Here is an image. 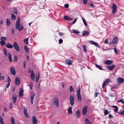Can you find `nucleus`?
I'll list each match as a JSON object with an SVG mask.
<instances>
[{
  "label": "nucleus",
  "mask_w": 124,
  "mask_h": 124,
  "mask_svg": "<svg viewBox=\"0 0 124 124\" xmlns=\"http://www.w3.org/2000/svg\"><path fill=\"white\" fill-rule=\"evenodd\" d=\"M7 55L9 61L10 62H11L12 61L11 54L10 53H8Z\"/></svg>",
  "instance_id": "24"
},
{
  "label": "nucleus",
  "mask_w": 124,
  "mask_h": 124,
  "mask_svg": "<svg viewBox=\"0 0 124 124\" xmlns=\"http://www.w3.org/2000/svg\"><path fill=\"white\" fill-rule=\"evenodd\" d=\"M54 106H56L57 107H59V102L58 98L56 97L54 99Z\"/></svg>",
  "instance_id": "3"
},
{
  "label": "nucleus",
  "mask_w": 124,
  "mask_h": 124,
  "mask_svg": "<svg viewBox=\"0 0 124 124\" xmlns=\"http://www.w3.org/2000/svg\"><path fill=\"white\" fill-rule=\"evenodd\" d=\"M118 102H122V104H124V101H123V99H121L120 100H119L118 101Z\"/></svg>",
  "instance_id": "48"
},
{
  "label": "nucleus",
  "mask_w": 124,
  "mask_h": 124,
  "mask_svg": "<svg viewBox=\"0 0 124 124\" xmlns=\"http://www.w3.org/2000/svg\"><path fill=\"white\" fill-rule=\"evenodd\" d=\"M59 34L60 36H62V35H64V34L63 33L59 32Z\"/></svg>",
  "instance_id": "63"
},
{
  "label": "nucleus",
  "mask_w": 124,
  "mask_h": 124,
  "mask_svg": "<svg viewBox=\"0 0 124 124\" xmlns=\"http://www.w3.org/2000/svg\"><path fill=\"white\" fill-rule=\"evenodd\" d=\"M89 34V32L86 30L84 31L83 32L82 35L84 36H87Z\"/></svg>",
  "instance_id": "21"
},
{
  "label": "nucleus",
  "mask_w": 124,
  "mask_h": 124,
  "mask_svg": "<svg viewBox=\"0 0 124 124\" xmlns=\"http://www.w3.org/2000/svg\"><path fill=\"white\" fill-rule=\"evenodd\" d=\"M118 41V38L116 37H115L113 40L112 43H113L116 44L117 43Z\"/></svg>",
  "instance_id": "26"
},
{
  "label": "nucleus",
  "mask_w": 124,
  "mask_h": 124,
  "mask_svg": "<svg viewBox=\"0 0 124 124\" xmlns=\"http://www.w3.org/2000/svg\"><path fill=\"white\" fill-rule=\"evenodd\" d=\"M35 76L34 74L33 70H32L31 72V77Z\"/></svg>",
  "instance_id": "46"
},
{
  "label": "nucleus",
  "mask_w": 124,
  "mask_h": 124,
  "mask_svg": "<svg viewBox=\"0 0 124 124\" xmlns=\"http://www.w3.org/2000/svg\"><path fill=\"white\" fill-rule=\"evenodd\" d=\"M72 30V32L73 33H75L76 34L78 35L80 33L79 31H78L76 30Z\"/></svg>",
  "instance_id": "30"
},
{
  "label": "nucleus",
  "mask_w": 124,
  "mask_h": 124,
  "mask_svg": "<svg viewBox=\"0 0 124 124\" xmlns=\"http://www.w3.org/2000/svg\"><path fill=\"white\" fill-rule=\"evenodd\" d=\"M23 92V89L21 88L20 90L19 94V96L20 98H21L22 97Z\"/></svg>",
  "instance_id": "14"
},
{
  "label": "nucleus",
  "mask_w": 124,
  "mask_h": 124,
  "mask_svg": "<svg viewBox=\"0 0 124 124\" xmlns=\"http://www.w3.org/2000/svg\"><path fill=\"white\" fill-rule=\"evenodd\" d=\"M32 123L33 124H37L38 120L36 117L34 116H33L32 118Z\"/></svg>",
  "instance_id": "10"
},
{
  "label": "nucleus",
  "mask_w": 124,
  "mask_h": 124,
  "mask_svg": "<svg viewBox=\"0 0 124 124\" xmlns=\"http://www.w3.org/2000/svg\"><path fill=\"white\" fill-rule=\"evenodd\" d=\"M59 43L60 44L62 43V42H63L62 40L61 39H59Z\"/></svg>",
  "instance_id": "53"
},
{
  "label": "nucleus",
  "mask_w": 124,
  "mask_h": 124,
  "mask_svg": "<svg viewBox=\"0 0 124 124\" xmlns=\"http://www.w3.org/2000/svg\"><path fill=\"white\" fill-rule=\"evenodd\" d=\"M77 99L78 101H81V95L80 88L79 87L77 89Z\"/></svg>",
  "instance_id": "2"
},
{
  "label": "nucleus",
  "mask_w": 124,
  "mask_h": 124,
  "mask_svg": "<svg viewBox=\"0 0 124 124\" xmlns=\"http://www.w3.org/2000/svg\"><path fill=\"white\" fill-rule=\"evenodd\" d=\"M14 13L16 14H17V10L16 8L14 9Z\"/></svg>",
  "instance_id": "51"
},
{
  "label": "nucleus",
  "mask_w": 124,
  "mask_h": 124,
  "mask_svg": "<svg viewBox=\"0 0 124 124\" xmlns=\"http://www.w3.org/2000/svg\"><path fill=\"white\" fill-rule=\"evenodd\" d=\"M64 17L65 20L69 21H71L72 20V18H70L69 16H64Z\"/></svg>",
  "instance_id": "27"
},
{
  "label": "nucleus",
  "mask_w": 124,
  "mask_h": 124,
  "mask_svg": "<svg viewBox=\"0 0 124 124\" xmlns=\"http://www.w3.org/2000/svg\"><path fill=\"white\" fill-rule=\"evenodd\" d=\"M20 26V18L19 17H18L17 19L16 22V29H18L19 31L23 29L24 28L23 26Z\"/></svg>",
  "instance_id": "1"
},
{
  "label": "nucleus",
  "mask_w": 124,
  "mask_h": 124,
  "mask_svg": "<svg viewBox=\"0 0 124 124\" xmlns=\"http://www.w3.org/2000/svg\"><path fill=\"white\" fill-rule=\"evenodd\" d=\"M33 82H30V88L31 89H32L33 86Z\"/></svg>",
  "instance_id": "43"
},
{
  "label": "nucleus",
  "mask_w": 124,
  "mask_h": 124,
  "mask_svg": "<svg viewBox=\"0 0 124 124\" xmlns=\"http://www.w3.org/2000/svg\"><path fill=\"white\" fill-rule=\"evenodd\" d=\"M110 82V81L109 79H107L106 80L103 84L102 88H104L105 86L107 85L108 83Z\"/></svg>",
  "instance_id": "7"
},
{
  "label": "nucleus",
  "mask_w": 124,
  "mask_h": 124,
  "mask_svg": "<svg viewBox=\"0 0 124 124\" xmlns=\"http://www.w3.org/2000/svg\"><path fill=\"white\" fill-rule=\"evenodd\" d=\"M6 47L9 48V49H11L13 48V45L9 43H8L6 45Z\"/></svg>",
  "instance_id": "19"
},
{
  "label": "nucleus",
  "mask_w": 124,
  "mask_h": 124,
  "mask_svg": "<svg viewBox=\"0 0 124 124\" xmlns=\"http://www.w3.org/2000/svg\"><path fill=\"white\" fill-rule=\"evenodd\" d=\"M64 7L65 8H67L69 7V5L68 4H66L64 5Z\"/></svg>",
  "instance_id": "56"
},
{
  "label": "nucleus",
  "mask_w": 124,
  "mask_h": 124,
  "mask_svg": "<svg viewBox=\"0 0 124 124\" xmlns=\"http://www.w3.org/2000/svg\"><path fill=\"white\" fill-rule=\"evenodd\" d=\"M70 92L74 91L73 88L72 86H70Z\"/></svg>",
  "instance_id": "50"
},
{
  "label": "nucleus",
  "mask_w": 124,
  "mask_h": 124,
  "mask_svg": "<svg viewBox=\"0 0 124 124\" xmlns=\"http://www.w3.org/2000/svg\"><path fill=\"white\" fill-rule=\"evenodd\" d=\"M12 98L13 101L14 103H15L16 101V94H14L12 96Z\"/></svg>",
  "instance_id": "25"
},
{
  "label": "nucleus",
  "mask_w": 124,
  "mask_h": 124,
  "mask_svg": "<svg viewBox=\"0 0 124 124\" xmlns=\"http://www.w3.org/2000/svg\"><path fill=\"white\" fill-rule=\"evenodd\" d=\"M118 110V108L117 107V108H115V109L114 110V111L115 112H117V111Z\"/></svg>",
  "instance_id": "57"
},
{
  "label": "nucleus",
  "mask_w": 124,
  "mask_h": 124,
  "mask_svg": "<svg viewBox=\"0 0 124 124\" xmlns=\"http://www.w3.org/2000/svg\"><path fill=\"white\" fill-rule=\"evenodd\" d=\"M112 8V13L113 14L115 13L116 12L117 9L115 3L113 4Z\"/></svg>",
  "instance_id": "6"
},
{
  "label": "nucleus",
  "mask_w": 124,
  "mask_h": 124,
  "mask_svg": "<svg viewBox=\"0 0 124 124\" xmlns=\"http://www.w3.org/2000/svg\"><path fill=\"white\" fill-rule=\"evenodd\" d=\"M95 66L97 68H98L101 70H103V69L100 65H98L97 64H95Z\"/></svg>",
  "instance_id": "34"
},
{
  "label": "nucleus",
  "mask_w": 124,
  "mask_h": 124,
  "mask_svg": "<svg viewBox=\"0 0 124 124\" xmlns=\"http://www.w3.org/2000/svg\"><path fill=\"white\" fill-rule=\"evenodd\" d=\"M118 113L120 114L124 115V109H121Z\"/></svg>",
  "instance_id": "28"
},
{
  "label": "nucleus",
  "mask_w": 124,
  "mask_h": 124,
  "mask_svg": "<svg viewBox=\"0 0 124 124\" xmlns=\"http://www.w3.org/2000/svg\"><path fill=\"white\" fill-rule=\"evenodd\" d=\"M113 61L111 60H108L106 61H105L104 62V63L107 65L111 64H112Z\"/></svg>",
  "instance_id": "18"
},
{
  "label": "nucleus",
  "mask_w": 124,
  "mask_h": 124,
  "mask_svg": "<svg viewBox=\"0 0 124 124\" xmlns=\"http://www.w3.org/2000/svg\"><path fill=\"white\" fill-rule=\"evenodd\" d=\"M108 111L107 109H105L104 110V114L105 115H106L108 114Z\"/></svg>",
  "instance_id": "40"
},
{
  "label": "nucleus",
  "mask_w": 124,
  "mask_h": 124,
  "mask_svg": "<svg viewBox=\"0 0 124 124\" xmlns=\"http://www.w3.org/2000/svg\"><path fill=\"white\" fill-rule=\"evenodd\" d=\"M109 118H113L111 114H109Z\"/></svg>",
  "instance_id": "64"
},
{
  "label": "nucleus",
  "mask_w": 124,
  "mask_h": 124,
  "mask_svg": "<svg viewBox=\"0 0 124 124\" xmlns=\"http://www.w3.org/2000/svg\"><path fill=\"white\" fill-rule=\"evenodd\" d=\"M10 71L11 73L14 75L16 74V72L14 68L13 67H11L10 69Z\"/></svg>",
  "instance_id": "8"
},
{
  "label": "nucleus",
  "mask_w": 124,
  "mask_h": 124,
  "mask_svg": "<svg viewBox=\"0 0 124 124\" xmlns=\"http://www.w3.org/2000/svg\"><path fill=\"white\" fill-rule=\"evenodd\" d=\"M85 123L86 124H88L89 123V121L87 118L86 119H85Z\"/></svg>",
  "instance_id": "47"
},
{
  "label": "nucleus",
  "mask_w": 124,
  "mask_h": 124,
  "mask_svg": "<svg viewBox=\"0 0 124 124\" xmlns=\"http://www.w3.org/2000/svg\"><path fill=\"white\" fill-rule=\"evenodd\" d=\"M117 81L118 83L122 84L124 82V79L121 78H118L117 79Z\"/></svg>",
  "instance_id": "12"
},
{
  "label": "nucleus",
  "mask_w": 124,
  "mask_h": 124,
  "mask_svg": "<svg viewBox=\"0 0 124 124\" xmlns=\"http://www.w3.org/2000/svg\"><path fill=\"white\" fill-rule=\"evenodd\" d=\"M11 80V79H10V77H9V76H8V81H7L8 83H10Z\"/></svg>",
  "instance_id": "49"
},
{
  "label": "nucleus",
  "mask_w": 124,
  "mask_h": 124,
  "mask_svg": "<svg viewBox=\"0 0 124 124\" xmlns=\"http://www.w3.org/2000/svg\"><path fill=\"white\" fill-rule=\"evenodd\" d=\"M70 105L72 106L74 103V98L73 95H71L70 96Z\"/></svg>",
  "instance_id": "4"
},
{
  "label": "nucleus",
  "mask_w": 124,
  "mask_h": 124,
  "mask_svg": "<svg viewBox=\"0 0 124 124\" xmlns=\"http://www.w3.org/2000/svg\"><path fill=\"white\" fill-rule=\"evenodd\" d=\"M39 76L40 74L39 73H38L37 76L36 78V82H37L38 81L39 78Z\"/></svg>",
  "instance_id": "35"
},
{
  "label": "nucleus",
  "mask_w": 124,
  "mask_h": 124,
  "mask_svg": "<svg viewBox=\"0 0 124 124\" xmlns=\"http://www.w3.org/2000/svg\"><path fill=\"white\" fill-rule=\"evenodd\" d=\"M11 17L12 20H15L16 19V16L13 13L11 14Z\"/></svg>",
  "instance_id": "32"
},
{
  "label": "nucleus",
  "mask_w": 124,
  "mask_h": 124,
  "mask_svg": "<svg viewBox=\"0 0 124 124\" xmlns=\"http://www.w3.org/2000/svg\"><path fill=\"white\" fill-rule=\"evenodd\" d=\"M104 43L105 44H108V39H106L105 40Z\"/></svg>",
  "instance_id": "59"
},
{
  "label": "nucleus",
  "mask_w": 124,
  "mask_h": 124,
  "mask_svg": "<svg viewBox=\"0 0 124 124\" xmlns=\"http://www.w3.org/2000/svg\"><path fill=\"white\" fill-rule=\"evenodd\" d=\"M24 48L26 52L27 53H29V49L26 46H24Z\"/></svg>",
  "instance_id": "31"
},
{
  "label": "nucleus",
  "mask_w": 124,
  "mask_h": 124,
  "mask_svg": "<svg viewBox=\"0 0 124 124\" xmlns=\"http://www.w3.org/2000/svg\"><path fill=\"white\" fill-rule=\"evenodd\" d=\"M5 42L4 41H1L0 44L1 46H3L5 44Z\"/></svg>",
  "instance_id": "39"
},
{
  "label": "nucleus",
  "mask_w": 124,
  "mask_h": 124,
  "mask_svg": "<svg viewBox=\"0 0 124 124\" xmlns=\"http://www.w3.org/2000/svg\"><path fill=\"white\" fill-rule=\"evenodd\" d=\"M115 67V65H113L112 66H107V68L109 70H112Z\"/></svg>",
  "instance_id": "17"
},
{
  "label": "nucleus",
  "mask_w": 124,
  "mask_h": 124,
  "mask_svg": "<svg viewBox=\"0 0 124 124\" xmlns=\"http://www.w3.org/2000/svg\"><path fill=\"white\" fill-rule=\"evenodd\" d=\"M68 115H69V114H72V107L69 106L68 109Z\"/></svg>",
  "instance_id": "22"
},
{
  "label": "nucleus",
  "mask_w": 124,
  "mask_h": 124,
  "mask_svg": "<svg viewBox=\"0 0 124 124\" xmlns=\"http://www.w3.org/2000/svg\"><path fill=\"white\" fill-rule=\"evenodd\" d=\"M7 25L8 26H9L11 24V23L10 22V21H9V20L8 19H7Z\"/></svg>",
  "instance_id": "33"
},
{
  "label": "nucleus",
  "mask_w": 124,
  "mask_h": 124,
  "mask_svg": "<svg viewBox=\"0 0 124 124\" xmlns=\"http://www.w3.org/2000/svg\"><path fill=\"white\" fill-rule=\"evenodd\" d=\"M76 115L77 117L78 118H79L81 116L80 112L79 109H78L76 112Z\"/></svg>",
  "instance_id": "23"
},
{
  "label": "nucleus",
  "mask_w": 124,
  "mask_h": 124,
  "mask_svg": "<svg viewBox=\"0 0 124 124\" xmlns=\"http://www.w3.org/2000/svg\"><path fill=\"white\" fill-rule=\"evenodd\" d=\"M7 39V38L6 37H1L0 38L1 41H4L5 40Z\"/></svg>",
  "instance_id": "37"
},
{
  "label": "nucleus",
  "mask_w": 124,
  "mask_h": 124,
  "mask_svg": "<svg viewBox=\"0 0 124 124\" xmlns=\"http://www.w3.org/2000/svg\"><path fill=\"white\" fill-rule=\"evenodd\" d=\"M90 43L91 44L93 45L96 46H98L99 47H100V46L98 45V43L96 42H94L93 41H90Z\"/></svg>",
  "instance_id": "20"
},
{
  "label": "nucleus",
  "mask_w": 124,
  "mask_h": 124,
  "mask_svg": "<svg viewBox=\"0 0 124 124\" xmlns=\"http://www.w3.org/2000/svg\"><path fill=\"white\" fill-rule=\"evenodd\" d=\"M4 76H1L0 77V80H4Z\"/></svg>",
  "instance_id": "62"
},
{
  "label": "nucleus",
  "mask_w": 124,
  "mask_h": 124,
  "mask_svg": "<svg viewBox=\"0 0 124 124\" xmlns=\"http://www.w3.org/2000/svg\"><path fill=\"white\" fill-rule=\"evenodd\" d=\"M82 19L83 20V22H84V24L85 25V26H87V25L86 23V22L85 20L83 18H82Z\"/></svg>",
  "instance_id": "45"
},
{
  "label": "nucleus",
  "mask_w": 124,
  "mask_h": 124,
  "mask_svg": "<svg viewBox=\"0 0 124 124\" xmlns=\"http://www.w3.org/2000/svg\"><path fill=\"white\" fill-rule=\"evenodd\" d=\"M31 79L33 81H34L35 80V77H31Z\"/></svg>",
  "instance_id": "61"
},
{
  "label": "nucleus",
  "mask_w": 124,
  "mask_h": 124,
  "mask_svg": "<svg viewBox=\"0 0 124 124\" xmlns=\"http://www.w3.org/2000/svg\"><path fill=\"white\" fill-rule=\"evenodd\" d=\"M13 108V104L12 103H11L10 104V108Z\"/></svg>",
  "instance_id": "55"
},
{
  "label": "nucleus",
  "mask_w": 124,
  "mask_h": 124,
  "mask_svg": "<svg viewBox=\"0 0 124 124\" xmlns=\"http://www.w3.org/2000/svg\"><path fill=\"white\" fill-rule=\"evenodd\" d=\"M82 46L83 48V50L84 52H86L87 51L86 47L85 45H83Z\"/></svg>",
  "instance_id": "41"
},
{
  "label": "nucleus",
  "mask_w": 124,
  "mask_h": 124,
  "mask_svg": "<svg viewBox=\"0 0 124 124\" xmlns=\"http://www.w3.org/2000/svg\"><path fill=\"white\" fill-rule=\"evenodd\" d=\"M14 62L16 63L17 61V57L16 55H15L14 57Z\"/></svg>",
  "instance_id": "42"
},
{
  "label": "nucleus",
  "mask_w": 124,
  "mask_h": 124,
  "mask_svg": "<svg viewBox=\"0 0 124 124\" xmlns=\"http://www.w3.org/2000/svg\"><path fill=\"white\" fill-rule=\"evenodd\" d=\"M28 38L25 39L24 40V42L26 44H28Z\"/></svg>",
  "instance_id": "36"
},
{
  "label": "nucleus",
  "mask_w": 124,
  "mask_h": 124,
  "mask_svg": "<svg viewBox=\"0 0 124 124\" xmlns=\"http://www.w3.org/2000/svg\"><path fill=\"white\" fill-rule=\"evenodd\" d=\"M83 2L85 5H86L87 3V0H83Z\"/></svg>",
  "instance_id": "54"
},
{
  "label": "nucleus",
  "mask_w": 124,
  "mask_h": 124,
  "mask_svg": "<svg viewBox=\"0 0 124 124\" xmlns=\"http://www.w3.org/2000/svg\"><path fill=\"white\" fill-rule=\"evenodd\" d=\"M4 111L5 112H7V109L6 107H5L4 108Z\"/></svg>",
  "instance_id": "60"
},
{
  "label": "nucleus",
  "mask_w": 124,
  "mask_h": 124,
  "mask_svg": "<svg viewBox=\"0 0 124 124\" xmlns=\"http://www.w3.org/2000/svg\"><path fill=\"white\" fill-rule=\"evenodd\" d=\"M11 33L12 34L14 35L15 33V31L13 29H12L11 30Z\"/></svg>",
  "instance_id": "58"
},
{
  "label": "nucleus",
  "mask_w": 124,
  "mask_h": 124,
  "mask_svg": "<svg viewBox=\"0 0 124 124\" xmlns=\"http://www.w3.org/2000/svg\"><path fill=\"white\" fill-rule=\"evenodd\" d=\"M114 51L115 53L116 54H118V51L116 49V48H114Z\"/></svg>",
  "instance_id": "52"
},
{
  "label": "nucleus",
  "mask_w": 124,
  "mask_h": 124,
  "mask_svg": "<svg viewBox=\"0 0 124 124\" xmlns=\"http://www.w3.org/2000/svg\"><path fill=\"white\" fill-rule=\"evenodd\" d=\"M0 122L1 124H4L1 116H0Z\"/></svg>",
  "instance_id": "38"
},
{
  "label": "nucleus",
  "mask_w": 124,
  "mask_h": 124,
  "mask_svg": "<svg viewBox=\"0 0 124 124\" xmlns=\"http://www.w3.org/2000/svg\"><path fill=\"white\" fill-rule=\"evenodd\" d=\"M13 46L15 49L17 51H20L19 47L16 42H15L14 43Z\"/></svg>",
  "instance_id": "5"
},
{
  "label": "nucleus",
  "mask_w": 124,
  "mask_h": 124,
  "mask_svg": "<svg viewBox=\"0 0 124 124\" xmlns=\"http://www.w3.org/2000/svg\"><path fill=\"white\" fill-rule=\"evenodd\" d=\"M3 52L4 54L5 55H7V50L6 49H4L3 50Z\"/></svg>",
  "instance_id": "44"
},
{
  "label": "nucleus",
  "mask_w": 124,
  "mask_h": 124,
  "mask_svg": "<svg viewBox=\"0 0 124 124\" xmlns=\"http://www.w3.org/2000/svg\"><path fill=\"white\" fill-rule=\"evenodd\" d=\"M20 81L19 78L16 77L15 80V83L16 86H18L20 84Z\"/></svg>",
  "instance_id": "9"
},
{
  "label": "nucleus",
  "mask_w": 124,
  "mask_h": 124,
  "mask_svg": "<svg viewBox=\"0 0 124 124\" xmlns=\"http://www.w3.org/2000/svg\"><path fill=\"white\" fill-rule=\"evenodd\" d=\"M65 63L67 65H70L72 64V61L69 59H68L65 60Z\"/></svg>",
  "instance_id": "15"
},
{
  "label": "nucleus",
  "mask_w": 124,
  "mask_h": 124,
  "mask_svg": "<svg viewBox=\"0 0 124 124\" xmlns=\"http://www.w3.org/2000/svg\"><path fill=\"white\" fill-rule=\"evenodd\" d=\"M87 107H84L82 109V112L83 114L85 115L87 111Z\"/></svg>",
  "instance_id": "16"
},
{
  "label": "nucleus",
  "mask_w": 124,
  "mask_h": 124,
  "mask_svg": "<svg viewBox=\"0 0 124 124\" xmlns=\"http://www.w3.org/2000/svg\"><path fill=\"white\" fill-rule=\"evenodd\" d=\"M34 94L33 92H31V95L30 96V100L31 103L32 104L33 103V100Z\"/></svg>",
  "instance_id": "11"
},
{
  "label": "nucleus",
  "mask_w": 124,
  "mask_h": 124,
  "mask_svg": "<svg viewBox=\"0 0 124 124\" xmlns=\"http://www.w3.org/2000/svg\"><path fill=\"white\" fill-rule=\"evenodd\" d=\"M11 124H15V120L14 118L13 117H12L11 118Z\"/></svg>",
  "instance_id": "29"
},
{
  "label": "nucleus",
  "mask_w": 124,
  "mask_h": 124,
  "mask_svg": "<svg viewBox=\"0 0 124 124\" xmlns=\"http://www.w3.org/2000/svg\"><path fill=\"white\" fill-rule=\"evenodd\" d=\"M24 114L27 118H29V116L27 108L24 107Z\"/></svg>",
  "instance_id": "13"
}]
</instances>
